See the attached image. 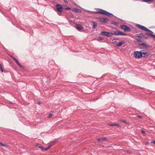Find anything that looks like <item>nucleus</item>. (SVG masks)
Instances as JSON below:
<instances>
[{
    "label": "nucleus",
    "instance_id": "nucleus-1",
    "mask_svg": "<svg viewBox=\"0 0 155 155\" xmlns=\"http://www.w3.org/2000/svg\"><path fill=\"white\" fill-rule=\"evenodd\" d=\"M136 26L142 30L146 31L145 34L155 38V35L153 34V32L145 27L139 24H136Z\"/></svg>",
    "mask_w": 155,
    "mask_h": 155
},
{
    "label": "nucleus",
    "instance_id": "nucleus-2",
    "mask_svg": "<svg viewBox=\"0 0 155 155\" xmlns=\"http://www.w3.org/2000/svg\"><path fill=\"white\" fill-rule=\"evenodd\" d=\"M136 26L142 30L146 31L145 34L155 38V35L153 34V32L145 27L139 24H136Z\"/></svg>",
    "mask_w": 155,
    "mask_h": 155
},
{
    "label": "nucleus",
    "instance_id": "nucleus-3",
    "mask_svg": "<svg viewBox=\"0 0 155 155\" xmlns=\"http://www.w3.org/2000/svg\"><path fill=\"white\" fill-rule=\"evenodd\" d=\"M97 10L98 11H93L92 12L94 14H100L105 15L109 17H111L112 18L115 17L112 13H110L106 10L100 8H98Z\"/></svg>",
    "mask_w": 155,
    "mask_h": 155
},
{
    "label": "nucleus",
    "instance_id": "nucleus-4",
    "mask_svg": "<svg viewBox=\"0 0 155 155\" xmlns=\"http://www.w3.org/2000/svg\"><path fill=\"white\" fill-rule=\"evenodd\" d=\"M147 35L145 34V33L144 34H136L135 36L139 38L138 39H136V40L138 42H142V40H141L142 38L143 39V40H146L148 38V37Z\"/></svg>",
    "mask_w": 155,
    "mask_h": 155
},
{
    "label": "nucleus",
    "instance_id": "nucleus-5",
    "mask_svg": "<svg viewBox=\"0 0 155 155\" xmlns=\"http://www.w3.org/2000/svg\"><path fill=\"white\" fill-rule=\"evenodd\" d=\"M56 7L58 12V14L60 16L61 15L62 11L63 9L62 6L61 5L57 4L56 5Z\"/></svg>",
    "mask_w": 155,
    "mask_h": 155
},
{
    "label": "nucleus",
    "instance_id": "nucleus-6",
    "mask_svg": "<svg viewBox=\"0 0 155 155\" xmlns=\"http://www.w3.org/2000/svg\"><path fill=\"white\" fill-rule=\"evenodd\" d=\"M134 55L135 58H140L143 57L142 53V50L140 51H135L134 52Z\"/></svg>",
    "mask_w": 155,
    "mask_h": 155
},
{
    "label": "nucleus",
    "instance_id": "nucleus-7",
    "mask_svg": "<svg viewBox=\"0 0 155 155\" xmlns=\"http://www.w3.org/2000/svg\"><path fill=\"white\" fill-rule=\"evenodd\" d=\"M113 35H116L126 36L127 35V34L122 32L118 30L117 29H116V31H114V32L113 33Z\"/></svg>",
    "mask_w": 155,
    "mask_h": 155
},
{
    "label": "nucleus",
    "instance_id": "nucleus-8",
    "mask_svg": "<svg viewBox=\"0 0 155 155\" xmlns=\"http://www.w3.org/2000/svg\"><path fill=\"white\" fill-rule=\"evenodd\" d=\"M120 28L124 30L125 31L129 32L131 31V29L130 27L127 25H123L120 26Z\"/></svg>",
    "mask_w": 155,
    "mask_h": 155
},
{
    "label": "nucleus",
    "instance_id": "nucleus-9",
    "mask_svg": "<svg viewBox=\"0 0 155 155\" xmlns=\"http://www.w3.org/2000/svg\"><path fill=\"white\" fill-rule=\"evenodd\" d=\"M101 34L103 35L109 37L113 35V33L109 32L107 31H104L101 32Z\"/></svg>",
    "mask_w": 155,
    "mask_h": 155
},
{
    "label": "nucleus",
    "instance_id": "nucleus-10",
    "mask_svg": "<svg viewBox=\"0 0 155 155\" xmlns=\"http://www.w3.org/2000/svg\"><path fill=\"white\" fill-rule=\"evenodd\" d=\"M99 21L102 23H107L108 21V19L106 18L100 17L98 18Z\"/></svg>",
    "mask_w": 155,
    "mask_h": 155
},
{
    "label": "nucleus",
    "instance_id": "nucleus-11",
    "mask_svg": "<svg viewBox=\"0 0 155 155\" xmlns=\"http://www.w3.org/2000/svg\"><path fill=\"white\" fill-rule=\"evenodd\" d=\"M60 139V138H59L58 139H56L52 141L48 145H49V146H50V147H51V146H53L55 144H56V143H57V142H58V140Z\"/></svg>",
    "mask_w": 155,
    "mask_h": 155
},
{
    "label": "nucleus",
    "instance_id": "nucleus-12",
    "mask_svg": "<svg viewBox=\"0 0 155 155\" xmlns=\"http://www.w3.org/2000/svg\"><path fill=\"white\" fill-rule=\"evenodd\" d=\"M98 141H99L103 142L105 141H107V138L105 137H104L102 138H97L96 139Z\"/></svg>",
    "mask_w": 155,
    "mask_h": 155
},
{
    "label": "nucleus",
    "instance_id": "nucleus-13",
    "mask_svg": "<svg viewBox=\"0 0 155 155\" xmlns=\"http://www.w3.org/2000/svg\"><path fill=\"white\" fill-rule=\"evenodd\" d=\"M144 50H142V55H143V57H145L147 56H148L149 55V54L147 52L143 51H144ZM145 51H146V50H145Z\"/></svg>",
    "mask_w": 155,
    "mask_h": 155
},
{
    "label": "nucleus",
    "instance_id": "nucleus-14",
    "mask_svg": "<svg viewBox=\"0 0 155 155\" xmlns=\"http://www.w3.org/2000/svg\"><path fill=\"white\" fill-rule=\"evenodd\" d=\"M91 25H92L93 28H95L97 27V23L96 21H92Z\"/></svg>",
    "mask_w": 155,
    "mask_h": 155
},
{
    "label": "nucleus",
    "instance_id": "nucleus-15",
    "mask_svg": "<svg viewBox=\"0 0 155 155\" xmlns=\"http://www.w3.org/2000/svg\"><path fill=\"white\" fill-rule=\"evenodd\" d=\"M14 60L15 61V62L21 68H22L23 66L20 64L18 60L15 58H14Z\"/></svg>",
    "mask_w": 155,
    "mask_h": 155
},
{
    "label": "nucleus",
    "instance_id": "nucleus-16",
    "mask_svg": "<svg viewBox=\"0 0 155 155\" xmlns=\"http://www.w3.org/2000/svg\"><path fill=\"white\" fill-rule=\"evenodd\" d=\"M72 11L76 13L81 12V11L80 9L77 8H73Z\"/></svg>",
    "mask_w": 155,
    "mask_h": 155
},
{
    "label": "nucleus",
    "instance_id": "nucleus-17",
    "mask_svg": "<svg viewBox=\"0 0 155 155\" xmlns=\"http://www.w3.org/2000/svg\"><path fill=\"white\" fill-rule=\"evenodd\" d=\"M138 45L140 46H143L147 48H149L150 47L149 45H146V44L144 43H139Z\"/></svg>",
    "mask_w": 155,
    "mask_h": 155
},
{
    "label": "nucleus",
    "instance_id": "nucleus-18",
    "mask_svg": "<svg viewBox=\"0 0 155 155\" xmlns=\"http://www.w3.org/2000/svg\"><path fill=\"white\" fill-rule=\"evenodd\" d=\"M76 27L77 29L79 31L81 30L82 28V26L80 24H77L76 25Z\"/></svg>",
    "mask_w": 155,
    "mask_h": 155
},
{
    "label": "nucleus",
    "instance_id": "nucleus-19",
    "mask_svg": "<svg viewBox=\"0 0 155 155\" xmlns=\"http://www.w3.org/2000/svg\"><path fill=\"white\" fill-rule=\"evenodd\" d=\"M125 41H123L117 44L116 45L117 47H119L121 46L123 44L125 43Z\"/></svg>",
    "mask_w": 155,
    "mask_h": 155
},
{
    "label": "nucleus",
    "instance_id": "nucleus-20",
    "mask_svg": "<svg viewBox=\"0 0 155 155\" xmlns=\"http://www.w3.org/2000/svg\"><path fill=\"white\" fill-rule=\"evenodd\" d=\"M111 24L115 25H117L118 24V22L115 21H113L111 22Z\"/></svg>",
    "mask_w": 155,
    "mask_h": 155
},
{
    "label": "nucleus",
    "instance_id": "nucleus-21",
    "mask_svg": "<svg viewBox=\"0 0 155 155\" xmlns=\"http://www.w3.org/2000/svg\"><path fill=\"white\" fill-rule=\"evenodd\" d=\"M109 125L111 126H117L118 127H119V125L116 123L110 124H109Z\"/></svg>",
    "mask_w": 155,
    "mask_h": 155
},
{
    "label": "nucleus",
    "instance_id": "nucleus-22",
    "mask_svg": "<svg viewBox=\"0 0 155 155\" xmlns=\"http://www.w3.org/2000/svg\"><path fill=\"white\" fill-rule=\"evenodd\" d=\"M154 0H143V1L144 2L148 3V2H153Z\"/></svg>",
    "mask_w": 155,
    "mask_h": 155
},
{
    "label": "nucleus",
    "instance_id": "nucleus-23",
    "mask_svg": "<svg viewBox=\"0 0 155 155\" xmlns=\"http://www.w3.org/2000/svg\"><path fill=\"white\" fill-rule=\"evenodd\" d=\"M0 145L6 147H8V146H7L6 144H3L1 142H0Z\"/></svg>",
    "mask_w": 155,
    "mask_h": 155
},
{
    "label": "nucleus",
    "instance_id": "nucleus-24",
    "mask_svg": "<svg viewBox=\"0 0 155 155\" xmlns=\"http://www.w3.org/2000/svg\"><path fill=\"white\" fill-rule=\"evenodd\" d=\"M38 147L40 148H41L42 150H44L45 148L44 147L41 146V145L38 146Z\"/></svg>",
    "mask_w": 155,
    "mask_h": 155
},
{
    "label": "nucleus",
    "instance_id": "nucleus-25",
    "mask_svg": "<svg viewBox=\"0 0 155 155\" xmlns=\"http://www.w3.org/2000/svg\"><path fill=\"white\" fill-rule=\"evenodd\" d=\"M0 69L2 72H3L4 70H3V69H2V67L1 64H0Z\"/></svg>",
    "mask_w": 155,
    "mask_h": 155
},
{
    "label": "nucleus",
    "instance_id": "nucleus-26",
    "mask_svg": "<svg viewBox=\"0 0 155 155\" xmlns=\"http://www.w3.org/2000/svg\"><path fill=\"white\" fill-rule=\"evenodd\" d=\"M50 148V147L48 145V147H47L45 148L44 150H48Z\"/></svg>",
    "mask_w": 155,
    "mask_h": 155
},
{
    "label": "nucleus",
    "instance_id": "nucleus-27",
    "mask_svg": "<svg viewBox=\"0 0 155 155\" xmlns=\"http://www.w3.org/2000/svg\"><path fill=\"white\" fill-rule=\"evenodd\" d=\"M151 143H153L155 145V140H151Z\"/></svg>",
    "mask_w": 155,
    "mask_h": 155
},
{
    "label": "nucleus",
    "instance_id": "nucleus-28",
    "mask_svg": "<svg viewBox=\"0 0 155 155\" xmlns=\"http://www.w3.org/2000/svg\"><path fill=\"white\" fill-rule=\"evenodd\" d=\"M98 39L99 40H103L104 39V38L101 37H99V38H98Z\"/></svg>",
    "mask_w": 155,
    "mask_h": 155
},
{
    "label": "nucleus",
    "instance_id": "nucleus-29",
    "mask_svg": "<svg viewBox=\"0 0 155 155\" xmlns=\"http://www.w3.org/2000/svg\"><path fill=\"white\" fill-rule=\"evenodd\" d=\"M40 145H41L40 144L38 143H36L35 145V146L36 147H38V146H39Z\"/></svg>",
    "mask_w": 155,
    "mask_h": 155
},
{
    "label": "nucleus",
    "instance_id": "nucleus-30",
    "mask_svg": "<svg viewBox=\"0 0 155 155\" xmlns=\"http://www.w3.org/2000/svg\"><path fill=\"white\" fill-rule=\"evenodd\" d=\"M113 43H114L116 42V40L114 38L112 40Z\"/></svg>",
    "mask_w": 155,
    "mask_h": 155
},
{
    "label": "nucleus",
    "instance_id": "nucleus-31",
    "mask_svg": "<svg viewBox=\"0 0 155 155\" xmlns=\"http://www.w3.org/2000/svg\"><path fill=\"white\" fill-rule=\"evenodd\" d=\"M140 131H141V132L143 133L144 135H145V132L143 130H140Z\"/></svg>",
    "mask_w": 155,
    "mask_h": 155
},
{
    "label": "nucleus",
    "instance_id": "nucleus-32",
    "mask_svg": "<svg viewBox=\"0 0 155 155\" xmlns=\"http://www.w3.org/2000/svg\"><path fill=\"white\" fill-rule=\"evenodd\" d=\"M52 114H49L48 117L51 118L52 117Z\"/></svg>",
    "mask_w": 155,
    "mask_h": 155
},
{
    "label": "nucleus",
    "instance_id": "nucleus-33",
    "mask_svg": "<svg viewBox=\"0 0 155 155\" xmlns=\"http://www.w3.org/2000/svg\"><path fill=\"white\" fill-rule=\"evenodd\" d=\"M10 57L13 59L14 60V58H15L14 57H13V56H12V55H10Z\"/></svg>",
    "mask_w": 155,
    "mask_h": 155
},
{
    "label": "nucleus",
    "instance_id": "nucleus-34",
    "mask_svg": "<svg viewBox=\"0 0 155 155\" xmlns=\"http://www.w3.org/2000/svg\"><path fill=\"white\" fill-rule=\"evenodd\" d=\"M71 9V8H70L68 7L66 8V9L67 10H70Z\"/></svg>",
    "mask_w": 155,
    "mask_h": 155
},
{
    "label": "nucleus",
    "instance_id": "nucleus-35",
    "mask_svg": "<svg viewBox=\"0 0 155 155\" xmlns=\"http://www.w3.org/2000/svg\"><path fill=\"white\" fill-rule=\"evenodd\" d=\"M121 122H123V123H125L126 122L125 120H121Z\"/></svg>",
    "mask_w": 155,
    "mask_h": 155
},
{
    "label": "nucleus",
    "instance_id": "nucleus-36",
    "mask_svg": "<svg viewBox=\"0 0 155 155\" xmlns=\"http://www.w3.org/2000/svg\"><path fill=\"white\" fill-rule=\"evenodd\" d=\"M116 40H119V38H114Z\"/></svg>",
    "mask_w": 155,
    "mask_h": 155
},
{
    "label": "nucleus",
    "instance_id": "nucleus-37",
    "mask_svg": "<svg viewBox=\"0 0 155 155\" xmlns=\"http://www.w3.org/2000/svg\"><path fill=\"white\" fill-rule=\"evenodd\" d=\"M9 103L10 104H14L12 102H9Z\"/></svg>",
    "mask_w": 155,
    "mask_h": 155
},
{
    "label": "nucleus",
    "instance_id": "nucleus-38",
    "mask_svg": "<svg viewBox=\"0 0 155 155\" xmlns=\"http://www.w3.org/2000/svg\"><path fill=\"white\" fill-rule=\"evenodd\" d=\"M41 103V102L39 101V102H38L37 103L38 104H40Z\"/></svg>",
    "mask_w": 155,
    "mask_h": 155
},
{
    "label": "nucleus",
    "instance_id": "nucleus-39",
    "mask_svg": "<svg viewBox=\"0 0 155 155\" xmlns=\"http://www.w3.org/2000/svg\"><path fill=\"white\" fill-rule=\"evenodd\" d=\"M138 117H139L140 118H142V117L141 116H138Z\"/></svg>",
    "mask_w": 155,
    "mask_h": 155
},
{
    "label": "nucleus",
    "instance_id": "nucleus-40",
    "mask_svg": "<svg viewBox=\"0 0 155 155\" xmlns=\"http://www.w3.org/2000/svg\"><path fill=\"white\" fill-rule=\"evenodd\" d=\"M148 142L146 143V145L147 144H148Z\"/></svg>",
    "mask_w": 155,
    "mask_h": 155
}]
</instances>
